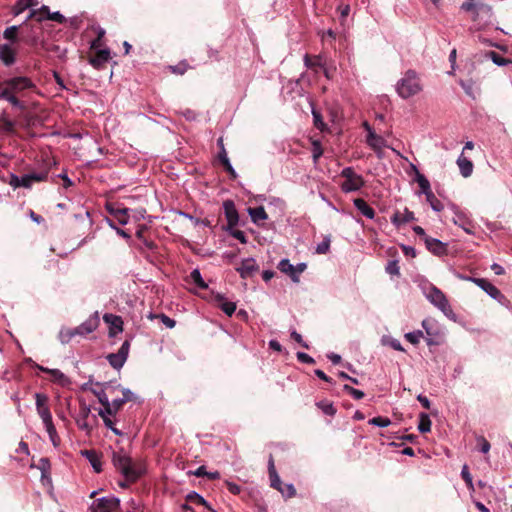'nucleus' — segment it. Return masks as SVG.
<instances>
[{"instance_id":"nucleus-35","label":"nucleus","mask_w":512,"mask_h":512,"mask_svg":"<svg viewBox=\"0 0 512 512\" xmlns=\"http://www.w3.org/2000/svg\"><path fill=\"white\" fill-rule=\"evenodd\" d=\"M316 405L326 415L333 416L336 413L335 407L329 401H319Z\"/></svg>"},{"instance_id":"nucleus-56","label":"nucleus","mask_w":512,"mask_h":512,"mask_svg":"<svg viewBox=\"0 0 512 512\" xmlns=\"http://www.w3.org/2000/svg\"><path fill=\"white\" fill-rule=\"evenodd\" d=\"M296 357H297L298 361H300L301 363H306V364L315 363V360L310 355H308L307 353H304V352H297Z\"/></svg>"},{"instance_id":"nucleus-51","label":"nucleus","mask_w":512,"mask_h":512,"mask_svg":"<svg viewBox=\"0 0 512 512\" xmlns=\"http://www.w3.org/2000/svg\"><path fill=\"white\" fill-rule=\"evenodd\" d=\"M187 498L190 500V501H195L196 503L198 504H201V505H204L206 506L208 509L211 508L208 503L206 502V500L201 496L199 495L198 493L196 492H191L188 494Z\"/></svg>"},{"instance_id":"nucleus-52","label":"nucleus","mask_w":512,"mask_h":512,"mask_svg":"<svg viewBox=\"0 0 512 512\" xmlns=\"http://www.w3.org/2000/svg\"><path fill=\"white\" fill-rule=\"evenodd\" d=\"M329 248H330V238L327 237L317 245L316 252L318 254H325L329 251Z\"/></svg>"},{"instance_id":"nucleus-23","label":"nucleus","mask_w":512,"mask_h":512,"mask_svg":"<svg viewBox=\"0 0 512 512\" xmlns=\"http://www.w3.org/2000/svg\"><path fill=\"white\" fill-rule=\"evenodd\" d=\"M0 60L6 66H10L15 62V51L11 45L4 44L0 47Z\"/></svg>"},{"instance_id":"nucleus-55","label":"nucleus","mask_w":512,"mask_h":512,"mask_svg":"<svg viewBox=\"0 0 512 512\" xmlns=\"http://www.w3.org/2000/svg\"><path fill=\"white\" fill-rule=\"evenodd\" d=\"M46 18V20H52L60 24L65 22V17L58 11L48 13V16H46Z\"/></svg>"},{"instance_id":"nucleus-18","label":"nucleus","mask_w":512,"mask_h":512,"mask_svg":"<svg viewBox=\"0 0 512 512\" xmlns=\"http://www.w3.org/2000/svg\"><path fill=\"white\" fill-rule=\"evenodd\" d=\"M48 177V172H33L29 174H25L21 177V184L24 188H31L33 183L45 181Z\"/></svg>"},{"instance_id":"nucleus-14","label":"nucleus","mask_w":512,"mask_h":512,"mask_svg":"<svg viewBox=\"0 0 512 512\" xmlns=\"http://www.w3.org/2000/svg\"><path fill=\"white\" fill-rule=\"evenodd\" d=\"M95 386H101L100 392H95V396L102 405L110 402L107 391L113 393L116 389L121 387L119 384H113L112 382H97Z\"/></svg>"},{"instance_id":"nucleus-62","label":"nucleus","mask_w":512,"mask_h":512,"mask_svg":"<svg viewBox=\"0 0 512 512\" xmlns=\"http://www.w3.org/2000/svg\"><path fill=\"white\" fill-rule=\"evenodd\" d=\"M21 177H18L15 174L10 175L9 185L12 186L14 189L22 187V184L20 182Z\"/></svg>"},{"instance_id":"nucleus-16","label":"nucleus","mask_w":512,"mask_h":512,"mask_svg":"<svg viewBox=\"0 0 512 512\" xmlns=\"http://www.w3.org/2000/svg\"><path fill=\"white\" fill-rule=\"evenodd\" d=\"M473 1L474 0H467L465 3H463L461 5V9L464 11L475 10V15L473 18L474 20H477V17L479 16V14L481 12L487 14L488 17H490L492 15V8L489 5H485V4L475 5L473 3Z\"/></svg>"},{"instance_id":"nucleus-19","label":"nucleus","mask_w":512,"mask_h":512,"mask_svg":"<svg viewBox=\"0 0 512 512\" xmlns=\"http://www.w3.org/2000/svg\"><path fill=\"white\" fill-rule=\"evenodd\" d=\"M413 220H415L414 213L407 208L403 212L396 211L391 217L392 224L397 228Z\"/></svg>"},{"instance_id":"nucleus-15","label":"nucleus","mask_w":512,"mask_h":512,"mask_svg":"<svg viewBox=\"0 0 512 512\" xmlns=\"http://www.w3.org/2000/svg\"><path fill=\"white\" fill-rule=\"evenodd\" d=\"M425 244L427 249L436 256H443L447 254V244L436 238L425 237Z\"/></svg>"},{"instance_id":"nucleus-4","label":"nucleus","mask_w":512,"mask_h":512,"mask_svg":"<svg viewBox=\"0 0 512 512\" xmlns=\"http://www.w3.org/2000/svg\"><path fill=\"white\" fill-rule=\"evenodd\" d=\"M340 177L344 179L340 185L344 193L359 191L365 185V180L362 175L356 173L352 167L342 169Z\"/></svg>"},{"instance_id":"nucleus-2","label":"nucleus","mask_w":512,"mask_h":512,"mask_svg":"<svg viewBox=\"0 0 512 512\" xmlns=\"http://www.w3.org/2000/svg\"><path fill=\"white\" fill-rule=\"evenodd\" d=\"M423 294L425 295L426 299L434 305L436 308H438L447 318L451 320L456 319V314L454 313L453 309L451 308L448 299L446 298L445 294L438 289L436 286L428 283L424 286H422Z\"/></svg>"},{"instance_id":"nucleus-3","label":"nucleus","mask_w":512,"mask_h":512,"mask_svg":"<svg viewBox=\"0 0 512 512\" xmlns=\"http://www.w3.org/2000/svg\"><path fill=\"white\" fill-rule=\"evenodd\" d=\"M422 90L418 75L413 70H408L404 76L397 82L396 91L403 99H408Z\"/></svg>"},{"instance_id":"nucleus-46","label":"nucleus","mask_w":512,"mask_h":512,"mask_svg":"<svg viewBox=\"0 0 512 512\" xmlns=\"http://www.w3.org/2000/svg\"><path fill=\"white\" fill-rule=\"evenodd\" d=\"M426 201L430 204L431 208L436 212H440L444 209V205L440 200L436 198L433 192L431 198H426Z\"/></svg>"},{"instance_id":"nucleus-6","label":"nucleus","mask_w":512,"mask_h":512,"mask_svg":"<svg viewBox=\"0 0 512 512\" xmlns=\"http://www.w3.org/2000/svg\"><path fill=\"white\" fill-rule=\"evenodd\" d=\"M129 350H130V342L128 340H126L122 343V345L119 348L117 353H111L107 356V360H108L109 364L114 369L120 370L124 366V364L128 358Z\"/></svg>"},{"instance_id":"nucleus-20","label":"nucleus","mask_w":512,"mask_h":512,"mask_svg":"<svg viewBox=\"0 0 512 512\" xmlns=\"http://www.w3.org/2000/svg\"><path fill=\"white\" fill-rule=\"evenodd\" d=\"M414 173L415 181L420 187V193L424 194L426 198H431L432 190L429 180L422 173H420L417 167H414Z\"/></svg>"},{"instance_id":"nucleus-48","label":"nucleus","mask_w":512,"mask_h":512,"mask_svg":"<svg viewBox=\"0 0 512 512\" xmlns=\"http://www.w3.org/2000/svg\"><path fill=\"white\" fill-rule=\"evenodd\" d=\"M43 424L52 420V414L48 406L37 409Z\"/></svg>"},{"instance_id":"nucleus-44","label":"nucleus","mask_w":512,"mask_h":512,"mask_svg":"<svg viewBox=\"0 0 512 512\" xmlns=\"http://www.w3.org/2000/svg\"><path fill=\"white\" fill-rule=\"evenodd\" d=\"M18 26L16 25H13V26H10V27H7L5 30H4V33H3V36L5 39L9 40V41H16L17 39V32H18Z\"/></svg>"},{"instance_id":"nucleus-43","label":"nucleus","mask_w":512,"mask_h":512,"mask_svg":"<svg viewBox=\"0 0 512 512\" xmlns=\"http://www.w3.org/2000/svg\"><path fill=\"white\" fill-rule=\"evenodd\" d=\"M226 315L231 316L236 310V303L225 300L218 306Z\"/></svg>"},{"instance_id":"nucleus-42","label":"nucleus","mask_w":512,"mask_h":512,"mask_svg":"<svg viewBox=\"0 0 512 512\" xmlns=\"http://www.w3.org/2000/svg\"><path fill=\"white\" fill-rule=\"evenodd\" d=\"M4 100L8 101L12 106L24 109V104L13 93H4Z\"/></svg>"},{"instance_id":"nucleus-41","label":"nucleus","mask_w":512,"mask_h":512,"mask_svg":"<svg viewBox=\"0 0 512 512\" xmlns=\"http://www.w3.org/2000/svg\"><path fill=\"white\" fill-rule=\"evenodd\" d=\"M461 476H462L463 480L465 481V483L467 484L469 490L474 491V484H473L472 476L468 470L467 465H464L462 467Z\"/></svg>"},{"instance_id":"nucleus-40","label":"nucleus","mask_w":512,"mask_h":512,"mask_svg":"<svg viewBox=\"0 0 512 512\" xmlns=\"http://www.w3.org/2000/svg\"><path fill=\"white\" fill-rule=\"evenodd\" d=\"M460 85L468 96H470L473 99L476 98L477 93L475 92L474 83L472 81L461 80Z\"/></svg>"},{"instance_id":"nucleus-39","label":"nucleus","mask_w":512,"mask_h":512,"mask_svg":"<svg viewBox=\"0 0 512 512\" xmlns=\"http://www.w3.org/2000/svg\"><path fill=\"white\" fill-rule=\"evenodd\" d=\"M423 337V332L421 330H416L412 332H408L405 334V338L411 344L416 345L420 342V339Z\"/></svg>"},{"instance_id":"nucleus-58","label":"nucleus","mask_w":512,"mask_h":512,"mask_svg":"<svg viewBox=\"0 0 512 512\" xmlns=\"http://www.w3.org/2000/svg\"><path fill=\"white\" fill-rule=\"evenodd\" d=\"M105 426L110 429L115 435H122V432L114 427L113 421L110 419V417H104L102 418Z\"/></svg>"},{"instance_id":"nucleus-21","label":"nucleus","mask_w":512,"mask_h":512,"mask_svg":"<svg viewBox=\"0 0 512 512\" xmlns=\"http://www.w3.org/2000/svg\"><path fill=\"white\" fill-rule=\"evenodd\" d=\"M456 163H457V165L459 167L460 174L464 178H467V177L471 176V174L473 172L474 165H473V163H472V161L470 159H468L467 157H465L463 155V152L458 157Z\"/></svg>"},{"instance_id":"nucleus-9","label":"nucleus","mask_w":512,"mask_h":512,"mask_svg":"<svg viewBox=\"0 0 512 512\" xmlns=\"http://www.w3.org/2000/svg\"><path fill=\"white\" fill-rule=\"evenodd\" d=\"M451 210L453 212L452 222L462 228L467 234H472L471 221L468 216L454 205H452Z\"/></svg>"},{"instance_id":"nucleus-53","label":"nucleus","mask_w":512,"mask_h":512,"mask_svg":"<svg viewBox=\"0 0 512 512\" xmlns=\"http://www.w3.org/2000/svg\"><path fill=\"white\" fill-rule=\"evenodd\" d=\"M35 400H36V409H40L42 407L48 406L47 405L48 397L45 394L36 393Z\"/></svg>"},{"instance_id":"nucleus-57","label":"nucleus","mask_w":512,"mask_h":512,"mask_svg":"<svg viewBox=\"0 0 512 512\" xmlns=\"http://www.w3.org/2000/svg\"><path fill=\"white\" fill-rule=\"evenodd\" d=\"M322 154H323V150H322L320 144L318 142H314L313 150H312L314 162H317V160L322 156Z\"/></svg>"},{"instance_id":"nucleus-7","label":"nucleus","mask_w":512,"mask_h":512,"mask_svg":"<svg viewBox=\"0 0 512 512\" xmlns=\"http://www.w3.org/2000/svg\"><path fill=\"white\" fill-rule=\"evenodd\" d=\"M119 503L120 501L116 497H102L92 503L90 510L91 512H116Z\"/></svg>"},{"instance_id":"nucleus-24","label":"nucleus","mask_w":512,"mask_h":512,"mask_svg":"<svg viewBox=\"0 0 512 512\" xmlns=\"http://www.w3.org/2000/svg\"><path fill=\"white\" fill-rule=\"evenodd\" d=\"M278 269L282 273L289 275L293 282H299L297 272H295V266L291 264L288 259H282L278 264Z\"/></svg>"},{"instance_id":"nucleus-50","label":"nucleus","mask_w":512,"mask_h":512,"mask_svg":"<svg viewBox=\"0 0 512 512\" xmlns=\"http://www.w3.org/2000/svg\"><path fill=\"white\" fill-rule=\"evenodd\" d=\"M386 272L391 274V275H399L400 274V268H399V265H398V261H396V260L389 261L387 266H386Z\"/></svg>"},{"instance_id":"nucleus-29","label":"nucleus","mask_w":512,"mask_h":512,"mask_svg":"<svg viewBox=\"0 0 512 512\" xmlns=\"http://www.w3.org/2000/svg\"><path fill=\"white\" fill-rule=\"evenodd\" d=\"M37 4V0H18L12 9V13L14 16H18L26 9L36 6Z\"/></svg>"},{"instance_id":"nucleus-30","label":"nucleus","mask_w":512,"mask_h":512,"mask_svg":"<svg viewBox=\"0 0 512 512\" xmlns=\"http://www.w3.org/2000/svg\"><path fill=\"white\" fill-rule=\"evenodd\" d=\"M50 13L49 7L43 5L39 9H32L27 17V20L35 18L38 22L46 20V16Z\"/></svg>"},{"instance_id":"nucleus-60","label":"nucleus","mask_w":512,"mask_h":512,"mask_svg":"<svg viewBox=\"0 0 512 512\" xmlns=\"http://www.w3.org/2000/svg\"><path fill=\"white\" fill-rule=\"evenodd\" d=\"M123 399L125 402L136 400L135 394L128 388H121Z\"/></svg>"},{"instance_id":"nucleus-5","label":"nucleus","mask_w":512,"mask_h":512,"mask_svg":"<svg viewBox=\"0 0 512 512\" xmlns=\"http://www.w3.org/2000/svg\"><path fill=\"white\" fill-rule=\"evenodd\" d=\"M3 85L7 86L8 92L18 95L24 90L34 88V84L28 77L19 76L3 81Z\"/></svg>"},{"instance_id":"nucleus-64","label":"nucleus","mask_w":512,"mask_h":512,"mask_svg":"<svg viewBox=\"0 0 512 512\" xmlns=\"http://www.w3.org/2000/svg\"><path fill=\"white\" fill-rule=\"evenodd\" d=\"M76 423H77V426L81 429V430H85V431H89L90 430V427L87 423V418H83V417H78L76 419Z\"/></svg>"},{"instance_id":"nucleus-33","label":"nucleus","mask_w":512,"mask_h":512,"mask_svg":"<svg viewBox=\"0 0 512 512\" xmlns=\"http://www.w3.org/2000/svg\"><path fill=\"white\" fill-rule=\"evenodd\" d=\"M44 427H45L46 432L48 433L49 438H50L51 442L53 443V445L57 446L58 445V441H59V437H58L56 428H55V426L53 424V420L44 423Z\"/></svg>"},{"instance_id":"nucleus-32","label":"nucleus","mask_w":512,"mask_h":512,"mask_svg":"<svg viewBox=\"0 0 512 512\" xmlns=\"http://www.w3.org/2000/svg\"><path fill=\"white\" fill-rule=\"evenodd\" d=\"M110 212L116 217L117 221L121 225H126L129 221L128 210L127 208H110Z\"/></svg>"},{"instance_id":"nucleus-38","label":"nucleus","mask_w":512,"mask_h":512,"mask_svg":"<svg viewBox=\"0 0 512 512\" xmlns=\"http://www.w3.org/2000/svg\"><path fill=\"white\" fill-rule=\"evenodd\" d=\"M312 116H313L314 126L317 129L324 131L326 129V124L324 123L320 112L315 109H312Z\"/></svg>"},{"instance_id":"nucleus-28","label":"nucleus","mask_w":512,"mask_h":512,"mask_svg":"<svg viewBox=\"0 0 512 512\" xmlns=\"http://www.w3.org/2000/svg\"><path fill=\"white\" fill-rule=\"evenodd\" d=\"M248 212L251 217V220L255 224H259L261 221H264L268 218V215H267L264 207H262V206L255 207V208H249Z\"/></svg>"},{"instance_id":"nucleus-34","label":"nucleus","mask_w":512,"mask_h":512,"mask_svg":"<svg viewBox=\"0 0 512 512\" xmlns=\"http://www.w3.org/2000/svg\"><path fill=\"white\" fill-rule=\"evenodd\" d=\"M190 279H191L192 283H194L197 287H199L201 289L207 288V284L203 280L201 273L198 269H194L191 271Z\"/></svg>"},{"instance_id":"nucleus-13","label":"nucleus","mask_w":512,"mask_h":512,"mask_svg":"<svg viewBox=\"0 0 512 512\" xmlns=\"http://www.w3.org/2000/svg\"><path fill=\"white\" fill-rule=\"evenodd\" d=\"M366 143L375 151L378 157H382V150L386 147V140L382 136L377 135L375 132H370V134H367Z\"/></svg>"},{"instance_id":"nucleus-61","label":"nucleus","mask_w":512,"mask_h":512,"mask_svg":"<svg viewBox=\"0 0 512 512\" xmlns=\"http://www.w3.org/2000/svg\"><path fill=\"white\" fill-rule=\"evenodd\" d=\"M231 235L239 240L241 243L245 244L247 242V238H246V235L243 231L241 230H233L231 231Z\"/></svg>"},{"instance_id":"nucleus-49","label":"nucleus","mask_w":512,"mask_h":512,"mask_svg":"<svg viewBox=\"0 0 512 512\" xmlns=\"http://www.w3.org/2000/svg\"><path fill=\"white\" fill-rule=\"evenodd\" d=\"M343 389L356 400L362 399L365 395L363 391L355 389L347 384L343 386Z\"/></svg>"},{"instance_id":"nucleus-25","label":"nucleus","mask_w":512,"mask_h":512,"mask_svg":"<svg viewBox=\"0 0 512 512\" xmlns=\"http://www.w3.org/2000/svg\"><path fill=\"white\" fill-rule=\"evenodd\" d=\"M353 203L354 206L368 219H373L375 217L374 209L370 207L365 200L356 198Z\"/></svg>"},{"instance_id":"nucleus-45","label":"nucleus","mask_w":512,"mask_h":512,"mask_svg":"<svg viewBox=\"0 0 512 512\" xmlns=\"http://www.w3.org/2000/svg\"><path fill=\"white\" fill-rule=\"evenodd\" d=\"M488 55L490 59L493 61V63L497 66H506L508 63H510L509 60L503 58L494 51L489 52Z\"/></svg>"},{"instance_id":"nucleus-37","label":"nucleus","mask_w":512,"mask_h":512,"mask_svg":"<svg viewBox=\"0 0 512 512\" xmlns=\"http://www.w3.org/2000/svg\"><path fill=\"white\" fill-rule=\"evenodd\" d=\"M77 335L74 329H62L59 333V339L62 343H68L74 336Z\"/></svg>"},{"instance_id":"nucleus-31","label":"nucleus","mask_w":512,"mask_h":512,"mask_svg":"<svg viewBox=\"0 0 512 512\" xmlns=\"http://www.w3.org/2000/svg\"><path fill=\"white\" fill-rule=\"evenodd\" d=\"M432 422L430 420V417L426 413H420L419 414V423H418V430L421 433H428L431 430Z\"/></svg>"},{"instance_id":"nucleus-8","label":"nucleus","mask_w":512,"mask_h":512,"mask_svg":"<svg viewBox=\"0 0 512 512\" xmlns=\"http://www.w3.org/2000/svg\"><path fill=\"white\" fill-rule=\"evenodd\" d=\"M27 362L30 363L32 367H35L42 372H46V373L50 374L51 380L53 382H55L61 386H67L70 384L69 378L63 372H61L59 369H50V368L44 367L42 365L35 363L32 359H28Z\"/></svg>"},{"instance_id":"nucleus-12","label":"nucleus","mask_w":512,"mask_h":512,"mask_svg":"<svg viewBox=\"0 0 512 512\" xmlns=\"http://www.w3.org/2000/svg\"><path fill=\"white\" fill-rule=\"evenodd\" d=\"M259 269L254 258L243 259L240 266L236 268L242 278L251 277Z\"/></svg>"},{"instance_id":"nucleus-11","label":"nucleus","mask_w":512,"mask_h":512,"mask_svg":"<svg viewBox=\"0 0 512 512\" xmlns=\"http://www.w3.org/2000/svg\"><path fill=\"white\" fill-rule=\"evenodd\" d=\"M269 478L271 487L278 490L284 497L290 498L295 495L296 490L293 484H285V489H282V482L277 473L269 475Z\"/></svg>"},{"instance_id":"nucleus-59","label":"nucleus","mask_w":512,"mask_h":512,"mask_svg":"<svg viewBox=\"0 0 512 512\" xmlns=\"http://www.w3.org/2000/svg\"><path fill=\"white\" fill-rule=\"evenodd\" d=\"M291 337L297 342L299 343L303 348H306L308 349L309 346L308 344L303 340L301 334H299L296 330H293L291 332Z\"/></svg>"},{"instance_id":"nucleus-27","label":"nucleus","mask_w":512,"mask_h":512,"mask_svg":"<svg viewBox=\"0 0 512 512\" xmlns=\"http://www.w3.org/2000/svg\"><path fill=\"white\" fill-rule=\"evenodd\" d=\"M110 59L109 49H98L96 56L90 60V63L94 67H100Z\"/></svg>"},{"instance_id":"nucleus-63","label":"nucleus","mask_w":512,"mask_h":512,"mask_svg":"<svg viewBox=\"0 0 512 512\" xmlns=\"http://www.w3.org/2000/svg\"><path fill=\"white\" fill-rule=\"evenodd\" d=\"M401 249L405 256L414 258L416 256V250L412 246L401 245Z\"/></svg>"},{"instance_id":"nucleus-1","label":"nucleus","mask_w":512,"mask_h":512,"mask_svg":"<svg viewBox=\"0 0 512 512\" xmlns=\"http://www.w3.org/2000/svg\"><path fill=\"white\" fill-rule=\"evenodd\" d=\"M113 464L125 477L127 482H135L145 473V465L141 461H133L125 453H113Z\"/></svg>"},{"instance_id":"nucleus-10","label":"nucleus","mask_w":512,"mask_h":512,"mask_svg":"<svg viewBox=\"0 0 512 512\" xmlns=\"http://www.w3.org/2000/svg\"><path fill=\"white\" fill-rule=\"evenodd\" d=\"M475 284L483 291H485L492 299L497 300L500 303L505 300V296L501 293V291L488 280L480 278V280L475 281Z\"/></svg>"},{"instance_id":"nucleus-22","label":"nucleus","mask_w":512,"mask_h":512,"mask_svg":"<svg viewBox=\"0 0 512 512\" xmlns=\"http://www.w3.org/2000/svg\"><path fill=\"white\" fill-rule=\"evenodd\" d=\"M82 455L87 458L96 473L102 471V462L99 454L95 450H84L82 451Z\"/></svg>"},{"instance_id":"nucleus-36","label":"nucleus","mask_w":512,"mask_h":512,"mask_svg":"<svg viewBox=\"0 0 512 512\" xmlns=\"http://www.w3.org/2000/svg\"><path fill=\"white\" fill-rule=\"evenodd\" d=\"M368 423L373 426L385 428L391 424V420L387 417L378 416L370 419Z\"/></svg>"},{"instance_id":"nucleus-54","label":"nucleus","mask_w":512,"mask_h":512,"mask_svg":"<svg viewBox=\"0 0 512 512\" xmlns=\"http://www.w3.org/2000/svg\"><path fill=\"white\" fill-rule=\"evenodd\" d=\"M110 318L112 319V322H111V323H112V325H113L116 329H118L119 331H122V323H123V322H122L121 318H120V317H118V316H113V315H105V316H104V319H105L107 322L109 321V319H110Z\"/></svg>"},{"instance_id":"nucleus-17","label":"nucleus","mask_w":512,"mask_h":512,"mask_svg":"<svg viewBox=\"0 0 512 512\" xmlns=\"http://www.w3.org/2000/svg\"><path fill=\"white\" fill-rule=\"evenodd\" d=\"M223 208H224L225 216H226V219L228 222V226L229 227L236 226L239 221V215H238V212L236 210V207H235L233 201L226 200L223 203Z\"/></svg>"},{"instance_id":"nucleus-26","label":"nucleus","mask_w":512,"mask_h":512,"mask_svg":"<svg viewBox=\"0 0 512 512\" xmlns=\"http://www.w3.org/2000/svg\"><path fill=\"white\" fill-rule=\"evenodd\" d=\"M97 327V319H88L84 321L81 325L75 328V332L77 335H88L92 333Z\"/></svg>"},{"instance_id":"nucleus-47","label":"nucleus","mask_w":512,"mask_h":512,"mask_svg":"<svg viewBox=\"0 0 512 512\" xmlns=\"http://www.w3.org/2000/svg\"><path fill=\"white\" fill-rule=\"evenodd\" d=\"M103 408H101L99 411H98V414L101 418H104V417H109V416H113L116 414V411L113 410L110 402L102 405Z\"/></svg>"}]
</instances>
